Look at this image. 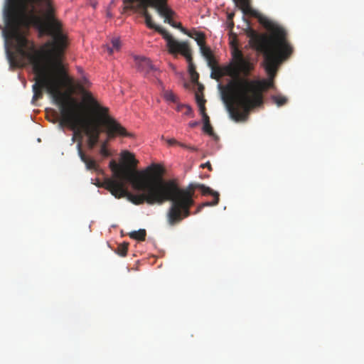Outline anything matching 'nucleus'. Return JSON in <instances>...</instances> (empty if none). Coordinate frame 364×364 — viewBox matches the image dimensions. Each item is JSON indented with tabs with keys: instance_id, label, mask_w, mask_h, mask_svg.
<instances>
[{
	"instance_id": "473e14b6",
	"label": "nucleus",
	"mask_w": 364,
	"mask_h": 364,
	"mask_svg": "<svg viewBox=\"0 0 364 364\" xmlns=\"http://www.w3.org/2000/svg\"><path fill=\"white\" fill-rule=\"evenodd\" d=\"M227 25H228V28L230 29V30H232L234 27V22L233 21H228L227 20Z\"/></svg>"
},
{
	"instance_id": "6ab92c4d",
	"label": "nucleus",
	"mask_w": 364,
	"mask_h": 364,
	"mask_svg": "<svg viewBox=\"0 0 364 364\" xmlns=\"http://www.w3.org/2000/svg\"><path fill=\"white\" fill-rule=\"evenodd\" d=\"M128 245L129 244L127 242L119 244L116 250L117 253L122 257L126 256L127 254Z\"/></svg>"
},
{
	"instance_id": "7ed1b4c3",
	"label": "nucleus",
	"mask_w": 364,
	"mask_h": 364,
	"mask_svg": "<svg viewBox=\"0 0 364 364\" xmlns=\"http://www.w3.org/2000/svg\"><path fill=\"white\" fill-rule=\"evenodd\" d=\"M123 159L129 164L119 165L114 160L109 163L113 178H106L100 186L116 198L124 197L135 205L146 203L154 205L159 178L164 174L161 165L153 164L142 171L136 170L138 161L129 151L122 153Z\"/></svg>"
},
{
	"instance_id": "ddd939ff",
	"label": "nucleus",
	"mask_w": 364,
	"mask_h": 364,
	"mask_svg": "<svg viewBox=\"0 0 364 364\" xmlns=\"http://www.w3.org/2000/svg\"><path fill=\"white\" fill-rule=\"evenodd\" d=\"M135 63L138 70L145 75L156 70V68L152 65L149 58L144 57H136Z\"/></svg>"
},
{
	"instance_id": "9d476101",
	"label": "nucleus",
	"mask_w": 364,
	"mask_h": 364,
	"mask_svg": "<svg viewBox=\"0 0 364 364\" xmlns=\"http://www.w3.org/2000/svg\"><path fill=\"white\" fill-rule=\"evenodd\" d=\"M77 88L82 95L83 101L90 107L95 115V120L98 119L105 112H109V108L101 106L97 100L93 97L92 94L87 91L82 85L78 84Z\"/></svg>"
},
{
	"instance_id": "aec40b11",
	"label": "nucleus",
	"mask_w": 364,
	"mask_h": 364,
	"mask_svg": "<svg viewBox=\"0 0 364 364\" xmlns=\"http://www.w3.org/2000/svg\"><path fill=\"white\" fill-rule=\"evenodd\" d=\"M108 139H106L105 141H104L102 144H101V146H100V154L103 156V157H108L110 156V152L107 149V144H108Z\"/></svg>"
},
{
	"instance_id": "5701e85b",
	"label": "nucleus",
	"mask_w": 364,
	"mask_h": 364,
	"mask_svg": "<svg viewBox=\"0 0 364 364\" xmlns=\"http://www.w3.org/2000/svg\"><path fill=\"white\" fill-rule=\"evenodd\" d=\"M164 97L166 100L175 102L176 101V95L169 90H166L164 92Z\"/></svg>"
},
{
	"instance_id": "c85d7f7f",
	"label": "nucleus",
	"mask_w": 364,
	"mask_h": 364,
	"mask_svg": "<svg viewBox=\"0 0 364 364\" xmlns=\"http://www.w3.org/2000/svg\"><path fill=\"white\" fill-rule=\"evenodd\" d=\"M183 107L186 108L184 112L186 115H191L193 114V109L189 105H184Z\"/></svg>"
},
{
	"instance_id": "c9c22d12",
	"label": "nucleus",
	"mask_w": 364,
	"mask_h": 364,
	"mask_svg": "<svg viewBox=\"0 0 364 364\" xmlns=\"http://www.w3.org/2000/svg\"><path fill=\"white\" fill-rule=\"evenodd\" d=\"M203 208H204V207H202V206H201V204H200V205L198 206V208H197V209H196V210L195 213H196H196H198L199 212H200V211L202 210V209H203Z\"/></svg>"
},
{
	"instance_id": "f704fd0d",
	"label": "nucleus",
	"mask_w": 364,
	"mask_h": 364,
	"mask_svg": "<svg viewBox=\"0 0 364 364\" xmlns=\"http://www.w3.org/2000/svg\"><path fill=\"white\" fill-rule=\"evenodd\" d=\"M198 124H199L198 122L193 121V122H189L188 125L190 127L194 128V127H197L198 125Z\"/></svg>"
},
{
	"instance_id": "4c0bfd02",
	"label": "nucleus",
	"mask_w": 364,
	"mask_h": 364,
	"mask_svg": "<svg viewBox=\"0 0 364 364\" xmlns=\"http://www.w3.org/2000/svg\"><path fill=\"white\" fill-rule=\"evenodd\" d=\"M107 16H108L109 17H111V16H112L111 14H110L109 11H107Z\"/></svg>"
},
{
	"instance_id": "423d86ee",
	"label": "nucleus",
	"mask_w": 364,
	"mask_h": 364,
	"mask_svg": "<svg viewBox=\"0 0 364 364\" xmlns=\"http://www.w3.org/2000/svg\"><path fill=\"white\" fill-rule=\"evenodd\" d=\"M162 176L163 175L160 176L155 197L152 198V201L154 205H161L166 201H171L166 218L171 226L191 215V208L195 204L193 197L196 189H200L203 195L215 196V193H218L200 183H190L186 188H181L174 180L166 181Z\"/></svg>"
},
{
	"instance_id": "1a4fd4ad",
	"label": "nucleus",
	"mask_w": 364,
	"mask_h": 364,
	"mask_svg": "<svg viewBox=\"0 0 364 364\" xmlns=\"http://www.w3.org/2000/svg\"><path fill=\"white\" fill-rule=\"evenodd\" d=\"M168 53L176 55L181 54L186 59L188 63V73L193 82H198L199 74L196 70V67L193 62L192 50L188 41H178L175 40L168 47Z\"/></svg>"
},
{
	"instance_id": "a211bd4d",
	"label": "nucleus",
	"mask_w": 364,
	"mask_h": 364,
	"mask_svg": "<svg viewBox=\"0 0 364 364\" xmlns=\"http://www.w3.org/2000/svg\"><path fill=\"white\" fill-rule=\"evenodd\" d=\"M272 100L278 107L284 105L288 101L287 97L282 95H273Z\"/></svg>"
},
{
	"instance_id": "dca6fc26",
	"label": "nucleus",
	"mask_w": 364,
	"mask_h": 364,
	"mask_svg": "<svg viewBox=\"0 0 364 364\" xmlns=\"http://www.w3.org/2000/svg\"><path fill=\"white\" fill-rule=\"evenodd\" d=\"M146 232L144 229H140L137 231H133L129 234L132 239L139 241H144L146 239Z\"/></svg>"
},
{
	"instance_id": "4be33fe9",
	"label": "nucleus",
	"mask_w": 364,
	"mask_h": 364,
	"mask_svg": "<svg viewBox=\"0 0 364 364\" xmlns=\"http://www.w3.org/2000/svg\"><path fill=\"white\" fill-rule=\"evenodd\" d=\"M213 197H214V199L213 201L203 203H201V206L207 207V206H214V205H218L219 203V200H220L219 193H215V196H213Z\"/></svg>"
},
{
	"instance_id": "bb28decb",
	"label": "nucleus",
	"mask_w": 364,
	"mask_h": 364,
	"mask_svg": "<svg viewBox=\"0 0 364 364\" xmlns=\"http://www.w3.org/2000/svg\"><path fill=\"white\" fill-rule=\"evenodd\" d=\"M196 100L198 105H199V102H206L203 97V94L200 95L198 92L196 93Z\"/></svg>"
},
{
	"instance_id": "7c9ffc66",
	"label": "nucleus",
	"mask_w": 364,
	"mask_h": 364,
	"mask_svg": "<svg viewBox=\"0 0 364 364\" xmlns=\"http://www.w3.org/2000/svg\"><path fill=\"white\" fill-rule=\"evenodd\" d=\"M166 142L170 146L175 145V144L178 145V143H180L179 141H178L175 139H168L166 140Z\"/></svg>"
},
{
	"instance_id": "e433bc0d",
	"label": "nucleus",
	"mask_w": 364,
	"mask_h": 364,
	"mask_svg": "<svg viewBox=\"0 0 364 364\" xmlns=\"http://www.w3.org/2000/svg\"><path fill=\"white\" fill-rule=\"evenodd\" d=\"M203 89V87L202 85H200L199 90L201 91Z\"/></svg>"
},
{
	"instance_id": "4468645a",
	"label": "nucleus",
	"mask_w": 364,
	"mask_h": 364,
	"mask_svg": "<svg viewBox=\"0 0 364 364\" xmlns=\"http://www.w3.org/2000/svg\"><path fill=\"white\" fill-rule=\"evenodd\" d=\"M183 33L190 38H193L198 46H203V44L205 43V35L201 31H198L196 29H193L191 31L184 30Z\"/></svg>"
},
{
	"instance_id": "c756f323",
	"label": "nucleus",
	"mask_w": 364,
	"mask_h": 364,
	"mask_svg": "<svg viewBox=\"0 0 364 364\" xmlns=\"http://www.w3.org/2000/svg\"><path fill=\"white\" fill-rule=\"evenodd\" d=\"M202 117H203V124L210 123V118H209L208 115L207 114V113H203V114H202Z\"/></svg>"
},
{
	"instance_id": "a878e982",
	"label": "nucleus",
	"mask_w": 364,
	"mask_h": 364,
	"mask_svg": "<svg viewBox=\"0 0 364 364\" xmlns=\"http://www.w3.org/2000/svg\"><path fill=\"white\" fill-rule=\"evenodd\" d=\"M178 146H180L181 147H183V148H185V149H187L191 151H198V149L193 146H191V145H187L186 144H183V143H178Z\"/></svg>"
},
{
	"instance_id": "9b49d317",
	"label": "nucleus",
	"mask_w": 364,
	"mask_h": 364,
	"mask_svg": "<svg viewBox=\"0 0 364 364\" xmlns=\"http://www.w3.org/2000/svg\"><path fill=\"white\" fill-rule=\"evenodd\" d=\"M83 129L87 136V144L90 149H92L97 145L100 139V135L102 130L95 120L94 123H86Z\"/></svg>"
},
{
	"instance_id": "39448f33",
	"label": "nucleus",
	"mask_w": 364,
	"mask_h": 364,
	"mask_svg": "<svg viewBox=\"0 0 364 364\" xmlns=\"http://www.w3.org/2000/svg\"><path fill=\"white\" fill-rule=\"evenodd\" d=\"M235 5L242 11L244 15L257 18L270 33V35L258 34L254 29L250 28L248 36L252 47L265 56L269 73L278 62L288 58L293 52V48L287 41V32L281 26L275 24L262 16L250 5V0H233Z\"/></svg>"
},
{
	"instance_id": "f8f14e48",
	"label": "nucleus",
	"mask_w": 364,
	"mask_h": 364,
	"mask_svg": "<svg viewBox=\"0 0 364 364\" xmlns=\"http://www.w3.org/2000/svg\"><path fill=\"white\" fill-rule=\"evenodd\" d=\"M159 16L164 18V22L168 23L173 28H178L183 33L186 28L182 26L181 23H176L173 21V17L176 15V12L168 6V1L166 2L165 8H159Z\"/></svg>"
},
{
	"instance_id": "f257e3e1",
	"label": "nucleus",
	"mask_w": 364,
	"mask_h": 364,
	"mask_svg": "<svg viewBox=\"0 0 364 364\" xmlns=\"http://www.w3.org/2000/svg\"><path fill=\"white\" fill-rule=\"evenodd\" d=\"M53 41L46 43L45 47L37 50L34 43L28 38H21L9 42L13 50L6 48V54L11 66L23 67L27 63L32 65L36 82L33 85L34 102L43 97V89L50 95L59 107L60 126H66L74 132L72 140L76 136L81 137L80 128L84 122L80 105L72 97L60 90L61 79L58 73L60 57L65 48L66 37L61 31L48 33Z\"/></svg>"
},
{
	"instance_id": "f3484780",
	"label": "nucleus",
	"mask_w": 364,
	"mask_h": 364,
	"mask_svg": "<svg viewBox=\"0 0 364 364\" xmlns=\"http://www.w3.org/2000/svg\"><path fill=\"white\" fill-rule=\"evenodd\" d=\"M121 43L119 38H114L111 41V45L107 46V51L109 54H112L114 51L120 49Z\"/></svg>"
},
{
	"instance_id": "412c9836",
	"label": "nucleus",
	"mask_w": 364,
	"mask_h": 364,
	"mask_svg": "<svg viewBox=\"0 0 364 364\" xmlns=\"http://www.w3.org/2000/svg\"><path fill=\"white\" fill-rule=\"evenodd\" d=\"M199 48L202 55L205 58V59L210 58V57L213 55L210 48L206 46L205 43L203 44V46H200Z\"/></svg>"
},
{
	"instance_id": "393cba45",
	"label": "nucleus",
	"mask_w": 364,
	"mask_h": 364,
	"mask_svg": "<svg viewBox=\"0 0 364 364\" xmlns=\"http://www.w3.org/2000/svg\"><path fill=\"white\" fill-rule=\"evenodd\" d=\"M206 60H207V62H208V65L210 68V69H212V68L218 66L217 65V62H216L213 55H211L210 57V58H206Z\"/></svg>"
},
{
	"instance_id": "20e7f679",
	"label": "nucleus",
	"mask_w": 364,
	"mask_h": 364,
	"mask_svg": "<svg viewBox=\"0 0 364 364\" xmlns=\"http://www.w3.org/2000/svg\"><path fill=\"white\" fill-rule=\"evenodd\" d=\"M6 27L3 31L6 44L27 38L23 28L34 26L45 34L61 31V25L55 18L51 0H9L5 14Z\"/></svg>"
},
{
	"instance_id": "58836bf2",
	"label": "nucleus",
	"mask_w": 364,
	"mask_h": 364,
	"mask_svg": "<svg viewBox=\"0 0 364 364\" xmlns=\"http://www.w3.org/2000/svg\"><path fill=\"white\" fill-rule=\"evenodd\" d=\"M85 84H89V82L87 81V80H85Z\"/></svg>"
},
{
	"instance_id": "6e6552de",
	"label": "nucleus",
	"mask_w": 364,
	"mask_h": 364,
	"mask_svg": "<svg viewBox=\"0 0 364 364\" xmlns=\"http://www.w3.org/2000/svg\"><path fill=\"white\" fill-rule=\"evenodd\" d=\"M102 114L96 119V122L99 124L100 127H102L103 128L102 131L107 136V139L109 140L116 137H134L133 133L127 132L125 127L109 114V111Z\"/></svg>"
},
{
	"instance_id": "cd10ccee",
	"label": "nucleus",
	"mask_w": 364,
	"mask_h": 364,
	"mask_svg": "<svg viewBox=\"0 0 364 364\" xmlns=\"http://www.w3.org/2000/svg\"><path fill=\"white\" fill-rule=\"evenodd\" d=\"M205 103V102H199V105H198L201 115L203 114V113H206Z\"/></svg>"
},
{
	"instance_id": "72a5a7b5",
	"label": "nucleus",
	"mask_w": 364,
	"mask_h": 364,
	"mask_svg": "<svg viewBox=\"0 0 364 364\" xmlns=\"http://www.w3.org/2000/svg\"><path fill=\"white\" fill-rule=\"evenodd\" d=\"M235 16V13L231 12L228 14L227 20L228 21H233V18Z\"/></svg>"
},
{
	"instance_id": "0eeeda50",
	"label": "nucleus",
	"mask_w": 364,
	"mask_h": 364,
	"mask_svg": "<svg viewBox=\"0 0 364 364\" xmlns=\"http://www.w3.org/2000/svg\"><path fill=\"white\" fill-rule=\"evenodd\" d=\"M168 0H123V12L129 10L139 13L145 19V23L149 28L154 29L161 34L166 41V46L171 45L176 39L164 28L155 24L152 21L151 15L148 8L154 9L159 15V8H165Z\"/></svg>"
},
{
	"instance_id": "2eb2a0df",
	"label": "nucleus",
	"mask_w": 364,
	"mask_h": 364,
	"mask_svg": "<svg viewBox=\"0 0 364 364\" xmlns=\"http://www.w3.org/2000/svg\"><path fill=\"white\" fill-rule=\"evenodd\" d=\"M78 155L80 159L85 164L87 169H96L97 164L95 160L87 157L82 150V144L80 141L77 145Z\"/></svg>"
},
{
	"instance_id": "b1692460",
	"label": "nucleus",
	"mask_w": 364,
	"mask_h": 364,
	"mask_svg": "<svg viewBox=\"0 0 364 364\" xmlns=\"http://www.w3.org/2000/svg\"><path fill=\"white\" fill-rule=\"evenodd\" d=\"M203 130L204 132L207 133L208 135H210L213 137H216L210 123L203 124Z\"/></svg>"
},
{
	"instance_id": "f03ea898",
	"label": "nucleus",
	"mask_w": 364,
	"mask_h": 364,
	"mask_svg": "<svg viewBox=\"0 0 364 364\" xmlns=\"http://www.w3.org/2000/svg\"><path fill=\"white\" fill-rule=\"evenodd\" d=\"M232 60L230 65L224 67L212 68L210 77L219 80L221 77L228 75L235 80L232 81L228 89L232 95V102L227 105L229 114L235 122L245 121L250 111L263 104V92L274 87V78L276 76L277 66L282 63L275 64L273 71L267 70V62L264 57V69L268 80L241 79L240 76H248L253 70V64L249 58H245L243 53L235 48L232 53Z\"/></svg>"
},
{
	"instance_id": "2f4dec72",
	"label": "nucleus",
	"mask_w": 364,
	"mask_h": 364,
	"mask_svg": "<svg viewBox=\"0 0 364 364\" xmlns=\"http://www.w3.org/2000/svg\"><path fill=\"white\" fill-rule=\"evenodd\" d=\"M200 167L203 168H208L209 171H212V166L209 161H207L206 163L201 164Z\"/></svg>"
}]
</instances>
